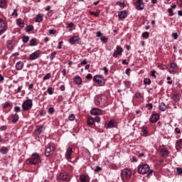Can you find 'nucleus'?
<instances>
[{"label": "nucleus", "mask_w": 182, "mask_h": 182, "mask_svg": "<svg viewBox=\"0 0 182 182\" xmlns=\"http://www.w3.org/2000/svg\"><path fill=\"white\" fill-rule=\"evenodd\" d=\"M41 156L38 153H33L31 157L26 161L27 166H38L41 163Z\"/></svg>", "instance_id": "f257e3e1"}, {"label": "nucleus", "mask_w": 182, "mask_h": 182, "mask_svg": "<svg viewBox=\"0 0 182 182\" xmlns=\"http://www.w3.org/2000/svg\"><path fill=\"white\" fill-rule=\"evenodd\" d=\"M22 110L23 112H28L33 107V101L31 99L26 100L21 105Z\"/></svg>", "instance_id": "f03ea898"}, {"label": "nucleus", "mask_w": 182, "mask_h": 182, "mask_svg": "<svg viewBox=\"0 0 182 182\" xmlns=\"http://www.w3.org/2000/svg\"><path fill=\"white\" fill-rule=\"evenodd\" d=\"M122 180H130L132 178V170L129 168H124L121 172Z\"/></svg>", "instance_id": "7ed1b4c3"}, {"label": "nucleus", "mask_w": 182, "mask_h": 182, "mask_svg": "<svg viewBox=\"0 0 182 182\" xmlns=\"http://www.w3.org/2000/svg\"><path fill=\"white\" fill-rule=\"evenodd\" d=\"M150 171V166L148 164L139 165L138 166V173L139 174H146Z\"/></svg>", "instance_id": "20e7f679"}, {"label": "nucleus", "mask_w": 182, "mask_h": 182, "mask_svg": "<svg viewBox=\"0 0 182 182\" xmlns=\"http://www.w3.org/2000/svg\"><path fill=\"white\" fill-rule=\"evenodd\" d=\"M58 180H61V181H70V176L66 172L60 173L58 176Z\"/></svg>", "instance_id": "39448f33"}, {"label": "nucleus", "mask_w": 182, "mask_h": 182, "mask_svg": "<svg viewBox=\"0 0 182 182\" xmlns=\"http://www.w3.org/2000/svg\"><path fill=\"white\" fill-rule=\"evenodd\" d=\"M93 80L95 82V83H97L99 86H105V84L106 83L105 78H103V77L101 75H95L93 77Z\"/></svg>", "instance_id": "423d86ee"}, {"label": "nucleus", "mask_w": 182, "mask_h": 182, "mask_svg": "<svg viewBox=\"0 0 182 182\" xmlns=\"http://www.w3.org/2000/svg\"><path fill=\"white\" fill-rule=\"evenodd\" d=\"M55 146L50 145L45 150V156L46 157H49L50 156H52V154H53V151H55Z\"/></svg>", "instance_id": "0eeeda50"}, {"label": "nucleus", "mask_w": 182, "mask_h": 182, "mask_svg": "<svg viewBox=\"0 0 182 182\" xmlns=\"http://www.w3.org/2000/svg\"><path fill=\"white\" fill-rule=\"evenodd\" d=\"M41 50H38L29 55L30 60H35L41 56Z\"/></svg>", "instance_id": "6e6552de"}, {"label": "nucleus", "mask_w": 182, "mask_h": 182, "mask_svg": "<svg viewBox=\"0 0 182 182\" xmlns=\"http://www.w3.org/2000/svg\"><path fill=\"white\" fill-rule=\"evenodd\" d=\"M6 32V23L4 21V19L0 18V35Z\"/></svg>", "instance_id": "1a4fd4ad"}, {"label": "nucleus", "mask_w": 182, "mask_h": 182, "mask_svg": "<svg viewBox=\"0 0 182 182\" xmlns=\"http://www.w3.org/2000/svg\"><path fill=\"white\" fill-rule=\"evenodd\" d=\"M135 6L137 11H143V9H144V3L143 2V0H137Z\"/></svg>", "instance_id": "9d476101"}, {"label": "nucleus", "mask_w": 182, "mask_h": 182, "mask_svg": "<svg viewBox=\"0 0 182 182\" xmlns=\"http://www.w3.org/2000/svg\"><path fill=\"white\" fill-rule=\"evenodd\" d=\"M123 53V48L120 46H117V50L113 53V58H117V56H121Z\"/></svg>", "instance_id": "9b49d317"}, {"label": "nucleus", "mask_w": 182, "mask_h": 182, "mask_svg": "<svg viewBox=\"0 0 182 182\" xmlns=\"http://www.w3.org/2000/svg\"><path fill=\"white\" fill-rule=\"evenodd\" d=\"M168 70L169 73H176L177 72V64L176 63H171Z\"/></svg>", "instance_id": "f8f14e48"}, {"label": "nucleus", "mask_w": 182, "mask_h": 182, "mask_svg": "<svg viewBox=\"0 0 182 182\" xmlns=\"http://www.w3.org/2000/svg\"><path fill=\"white\" fill-rule=\"evenodd\" d=\"M160 119V115L159 114H154L149 118L150 123H157Z\"/></svg>", "instance_id": "ddd939ff"}, {"label": "nucleus", "mask_w": 182, "mask_h": 182, "mask_svg": "<svg viewBox=\"0 0 182 182\" xmlns=\"http://www.w3.org/2000/svg\"><path fill=\"white\" fill-rule=\"evenodd\" d=\"M116 126H117V122L114 120H110L106 124H105V127L107 129H110L112 127H116Z\"/></svg>", "instance_id": "4468645a"}, {"label": "nucleus", "mask_w": 182, "mask_h": 182, "mask_svg": "<svg viewBox=\"0 0 182 182\" xmlns=\"http://www.w3.org/2000/svg\"><path fill=\"white\" fill-rule=\"evenodd\" d=\"M79 41H80V38L76 36H74L69 39V42L71 45H75V43H77Z\"/></svg>", "instance_id": "2eb2a0df"}, {"label": "nucleus", "mask_w": 182, "mask_h": 182, "mask_svg": "<svg viewBox=\"0 0 182 182\" xmlns=\"http://www.w3.org/2000/svg\"><path fill=\"white\" fill-rule=\"evenodd\" d=\"M119 19H125L127 17V11L126 10L121 11L118 14Z\"/></svg>", "instance_id": "dca6fc26"}, {"label": "nucleus", "mask_w": 182, "mask_h": 182, "mask_svg": "<svg viewBox=\"0 0 182 182\" xmlns=\"http://www.w3.org/2000/svg\"><path fill=\"white\" fill-rule=\"evenodd\" d=\"M91 114L94 115V116H97L99 114H102V109H99V108H93L91 111H90Z\"/></svg>", "instance_id": "f3484780"}, {"label": "nucleus", "mask_w": 182, "mask_h": 182, "mask_svg": "<svg viewBox=\"0 0 182 182\" xmlns=\"http://www.w3.org/2000/svg\"><path fill=\"white\" fill-rule=\"evenodd\" d=\"M23 66H25V64L22 61H18L16 63V70H22L23 69Z\"/></svg>", "instance_id": "a211bd4d"}, {"label": "nucleus", "mask_w": 182, "mask_h": 182, "mask_svg": "<svg viewBox=\"0 0 182 182\" xmlns=\"http://www.w3.org/2000/svg\"><path fill=\"white\" fill-rule=\"evenodd\" d=\"M72 153H73L72 148L67 149V151L65 153V159H67V160L72 159Z\"/></svg>", "instance_id": "6ab92c4d"}, {"label": "nucleus", "mask_w": 182, "mask_h": 182, "mask_svg": "<svg viewBox=\"0 0 182 182\" xmlns=\"http://www.w3.org/2000/svg\"><path fill=\"white\" fill-rule=\"evenodd\" d=\"M161 156V157L166 158L168 156V154H170V152H168V150L166 149H161L160 150Z\"/></svg>", "instance_id": "aec40b11"}, {"label": "nucleus", "mask_w": 182, "mask_h": 182, "mask_svg": "<svg viewBox=\"0 0 182 182\" xmlns=\"http://www.w3.org/2000/svg\"><path fill=\"white\" fill-rule=\"evenodd\" d=\"M73 82L75 83V85H82V77H80L79 75H76L73 77Z\"/></svg>", "instance_id": "412c9836"}, {"label": "nucleus", "mask_w": 182, "mask_h": 182, "mask_svg": "<svg viewBox=\"0 0 182 182\" xmlns=\"http://www.w3.org/2000/svg\"><path fill=\"white\" fill-rule=\"evenodd\" d=\"M18 120H19V115H18V114H14L11 115V123H13V124H15V123H16Z\"/></svg>", "instance_id": "4be33fe9"}, {"label": "nucleus", "mask_w": 182, "mask_h": 182, "mask_svg": "<svg viewBox=\"0 0 182 182\" xmlns=\"http://www.w3.org/2000/svg\"><path fill=\"white\" fill-rule=\"evenodd\" d=\"M180 94H173L171 96V99H172L173 102H178L180 100Z\"/></svg>", "instance_id": "5701e85b"}, {"label": "nucleus", "mask_w": 182, "mask_h": 182, "mask_svg": "<svg viewBox=\"0 0 182 182\" xmlns=\"http://www.w3.org/2000/svg\"><path fill=\"white\" fill-rule=\"evenodd\" d=\"M80 181L81 182H89V177L86 176V175H81L80 176Z\"/></svg>", "instance_id": "b1692460"}, {"label": "nucleus", "mask_w": 182, "mask_h": 182, "mask_svg": "<svg viewBox=\"0 0 182 182\" xmlns=\"http://www.w3.org/2000/svg\"><path fill=\"white\" fill-rule=\"evenodd\" d=\"M43 129V125H40L39 127H37L36 129H35V133L36 134H41L42 133V130Z\"/></svg>", "instance_id": "393cba45"}, {"label": "nucleus", "mask_w": 182, "mask_h": 182, "mask_svg": "<svg viewBox=\"0 0 182 182\" xmlns=\"http://www.w3.org/2000/svg\"><path fill=\"white\" fill-rule=\"evenodd\" d=\"M0 151L1 154H8L9 149H8V147L2 146L1 149H0Z\"/></svg>", "instance_id": "a878e982"}, {"label": "nucleus", "mask_w": 182, "mask_h": 182, "mask_svg": "<svg viewBox=\"0 0 182 182\" xmlns=\"http://www.w3.org/2000/svg\"><path fill=\"white\" fill-rule=\"evenodd\" d=\"M159 109L161 112H166V110L167 109V105H166V103L164 102L161 103V105H159Z\"/></svg>", "instance_id": "bb28decb"}, {"label": "nucleus", "mask_w": 182, "mask_h": 182, "mask_svg": "<svg viewBox=\"0 0 182 182\" xmlns=\"http://www.w3.org/2000/svg\"><path fill=\"white\" fill-rule=\"evenodd\" d=\"M182 139H178L176 143V149L178 151L181 149Z\"/></svg>", "instance_id": "cd10ccee"}, {"label": "nucleus", "mask_w": 182, "mask_h": 182, "mask_svg": "<svg viewBox=\"0 0 182 182\" xmlns=\"http://www.w3.org/2000/svg\"><path fill=\"white\" fill-rule=\"evenodd\" d=\"M8 4H6V0H0V8L6 9Z\"/></svg>", "instance_id": "c85d7f7f"}, {"label": "nucleus", "mask_w": 182, "mask_h": 182, "mask_svg": "<svg viewBox=\"0 0 182 182\" xmlns=\"http://www.w3.org/2000/svg\"><path fill=\"white\" fill-rule=\"evenodd\" d=\"M37 45L38 42L36 41V38H32L28 44L30 46H36Z\"/></svg>", "instance_id": "c756f323"}, {"label": "nucleus", "mask_w": 182, "mask_h": 182, "mask_svg": "<svg viewBox=\"0 0 182 182\" xmlns=\"http://www.w3.org/2000/svg\"><path fill=\"white\" fill-rule=\"evenodd\" d=\"M87 124L89 126H93V124H95V118L93 117H89L87 119Z\"/></svg>", "instance_id": "7c9ffc66"}, {"label": "nucleus", "mask_w": 182, "mask_h": 182, "mask_svg": "<svg viewBox=\"0 0 182 182\" xmlns=\"http://www.w3.org/2000/svg\"><path fill=\"white\" fill-rule=\"evenodd\" d=\"M17 24L20 28H23V26H25V23L22 21V18L17 19Z\"/></svg>", "instance_id": "2f4dec72"}, {"label": "nucleus", "mask_w": 182, "mask_h": 182, "mask_svg": "<svg viewBox=\"0 0 182 182\" xmlns=\"http://www.w3.org/2000/svg\"><path fill=\"white\" fill-rule=\"evenodd\" d=\"M11 106H12V103H11V102L7 101L2 105V108L6 109V107H11Z\"/></svg>", "instance_id": "473e14b6"}, {"label": "nucleus", "mask_w": 182, "mask_h": 182, "mask_svg": "<svg viewBox=\"0 0 182 182\" xmlns=\"http://www.w3.org/2000/svg\"><path fill=\"white\" fill-rule=\"evenodd\" d=\"M43 21V16L41 14H38L36 18V22H42Z\"/></svg>", "instance_id": "72a5a7b5"}, {"label": "nucleus", "mask_w": 182, "mask_h": 182, "mask_svg": "<svg viewBox=\"0 0 182 182\" xmlns=\"http://www.w3.org/2000/svg\"><path fill=\"white\" fill-rule=\"evenodd\" d=\"M142 38H144V39H149V37L150 36V33L147 31L144 32L141 34Z\"/></svg>", "instance_id": "f704fd0d"}, {"label": "nucleus", "mask_w": 182, "mask_h": 182, "mask_svg": "<svg viewBox=\"0 0 182 182\" xmlns=\"http://www.w3.org/2000/svg\"><path fill=\"white\" fill-rule=\"evenodd\" d=\"M31 31H33V25H28L26 28V32H31Z\"/></svg>", "instance_id": "c9c22d12"}, {"label": "nucleus", "mask_w": 182, "mask_h": 182, "mask_svg": "<svg viewBox=\"0 0 182 182\" xmlns=\"http://www.w3.org/2000/svg\"><path fill=\"white\" fill-rule=\"evenodd\" d=\"M22 41L23 43H28V42H29V36H23L22 37Z\"/></svg>", "instance_id": "e433bc0d"}, {"label": "nucleus", "mask_w": 182, "mask_h": 182, "mask_svg": "<svg viewBox=\"0 0 182 182\" xmlns=\"http://www.w3.org/2000/svg\"><path fill=\"white\" fill-rule=\"evenodd\" d=\"M56 55H58V52H57V51L53 52V53L50 55V60H53V59H55V56H56Z\"/></svg>", "instance_id": "4c0bfd02"}, {"label": "nucleus", "mask_w": 182, "mask_h": 182, "mask_svg": "<svg viewBox=\"0 0 182 182\" xmlns=\"http://www.w3.org/2000/svg\"><path fill=\"white\" fill-rule=\"evenodd\" d=\"M144 85H151V80L150 78H145L144 79Z\"/></svg>", "instance_id": "58836bf2"}, {"label": "nucleus", "mask_w": 182, "mask_h": 182, "mask_svg": "<svg viewBox=\"0 0 182 182\" xmlns=\"http://www.w3.org/2000/svg\"><path fill=\"white\" fill-rule=\"evenodd\" d=\"M50 77H52V75H50V73H47V74L43 77V80H48V79H50Z\"/></svg>", "instance_id": "ea45409f"}, {"label": "nucleus", "mask_w": 182, "mask_h": 182, "mask_svg": "<svg viewBox=\"0 0 182 182\" xmlns=\"http://www.w3.org/2000/svg\"><path fill=\"white\" fill-rule=\"evenodd\" d=\"M124 84L125 85V87L129 89V87H130L132 82L130 81H124Z\"/></svg>", "instance_id": "a19ab883"}, {"label": "nucleus", "mask_w": 182, "mask_h": 182, "mask_svg": "<svg viewBox=\"0 0 182 182\" xmlns=\"http://www.w3.org/2000/svg\"><path fill=\"white\" fill-rule=\"evenodd\" d=\"M48 113L50 114H53L54 113H55V108H53V107H49L48 108Z\"/></svg>", "instance_id": "79ce46f5"}, {"label": "nucleus", "mask_w": 182, "mask_h": 182, "mask_svg": "<svg viewBox=\"0 0 182 182\" xmlns=\"http://www.w3.org/2000/svg\"><path fill=\"white\" fill-rule=\"evenodd\" d=\"M68 120H70V122H73V120H75V114H70L68 117Z\"/></svg>", "instance_id": "37998d69"}, {"label": "nucleus", "mask_w": 182, "mask_h": 182, "mask_svg": "<svg viewBox=\"0 0 182 182\" xmlns=\"http://www.w3.org/2000/svg\"><path fill=\"white\" fill-rule=\"evenodd\" d=\"M151 76H152L154 79H156V77H157V76H156V70H152L151 71Z\"/></svg>", "instance_id": "c03bdc74"}, {"label": "nucleus", "mask_w": 182, "mask_h": 182, "mask_svg": "<svg viewBox=\"0 0 182 182\" xmlns=\"http://www.w3.org/2000/svg\"><path fill=\"white\" fill-rule=\"evenodd\" d=\"M100 41H102V42H104V43H107V38L105 36L100 37Z\"/></svg>", "instance_id": "a18cd8bd"}, {"label": "nucleus", "mask_w": 182, "mask_h": 182, "mask_svg": "<svg viewBox=\"0 0 182 182\" xmlns=\"http://www.w3.org/2000/svg\"><path fill=\"white\" fill-rule=\"evenodd\" d=\"M168 12L169 14V16H174V13H173V9L169 8L168 9Z\"/></svg>", "instance_id": "49530a36"}, {"label": "nucleus", "mask_w": 182, "mask_h": 182, "mask_svg": "<svg viewBox=\"0 0 182 182\" xmlns=\"http://www.w3.org/2000/svg\"><path fill=\"white\" fill-rule=\"evenodd\" d=\"M135 97H136L137 99H141V97H143V96L141 95V93L140 92H136L135 94Z\"/></svg>", "instance_id": "de8ad7c7"}, {"label": "nucleus", "mask_w": 182, "mask_h": 182, "mask_svg": "<svg viewBox=\"0 0 182 182\" xmlns=\"http://www.w3.org/2000/svg\"><path fill=\"white\" fill-rule=\"evenodd\" d=\"M47 92H48V95H52L53 93V89L52 87H48L47 89Z\"/></svg>", "instance_id": "09e8293b"}, {"label": "nucleus", "mask_w": 182, "mask_h": 182, "mask_svg": "<svg viewBox=\"0 0 182 182\" xmlns=\"http://www.w3.org/2000/svg\"><path fill=\"white\" fill-rule=\"evenodd\" d=\"M94 171H95V173H99V171H102V168L100 166H96Z\"/></svg>", "instance_id": "8fccbe9b"}, {"label": "nucleus", "mask_w": 182, "mask_h": 182, "mask_svg": "<svg viewBox=\"0 0 182 182\" xmlns=\"http://www.w3.org/2000/svg\"><path fill=\"white\" fill-rule=\"evenodd\" d=\"M90 15H93L94 16H98L100 13L99 12H95V11H90Z\"/></svg>", "instance_id": "3c124183"}, {"label": "nucleus", "mask_w": 182, "mask_h": 182, "mask_svg": "<svg viewBox=\"0 0 182 182\" xmlns=\"http://www.w3.org/2000/svg\"><path fill=\"white\" fill-rule=\"evenodd\" d=\"M6 129H8V127L6 125H3L0 127V130H1V132L6 130Z\"/></svg>", "instance_id": "603ef678"}, {"label": "nucleus", "mask_w": 182, "mask_h": 182, "mask_svg": "<svg viewBox=\"0 0 182 182\" xmlns=\"http://www.w3.org/2000/svg\"><path fill=\"white\" fill-rule=\"evenodd\" d=\"M176 174H182V168H176Z\"/></svg>", "instance_id": "864d4df0"}, {"label": "nucleus", "mask_w": 182, "mask_h": 182, "mask_svg": "<svg viewBox=\"0 0 182 182\" xmlns=\"http://www.w3.org/2000/svg\"><path fill=\"white\" fill-rule=\"evenodd\" d=\"M172 38H173V39H177L178 38V34L177 33H172Z\"/></svg>", "instance_id": "5fc2aeb1"}, {"label": "nucleus", "mask_w": 182, "mask_h": 182, "mask_svg": "<svg viewBox=\"0 0 182 182\" xmlns=\"http://www.w3.org/2000/svg\"><path fill=\"white\" fill-rule=\"evenodd\" d=\"M14 112H21V107L18 106L14 107Z\"/></svg>", "instance_id": "6e6d98bb"}, {"label": "nucleus", "mask_w": 182, "mask_h": 182, "mask_svg": "<svg viewBox=\"0 0 182 182\" xmlns=\"http://www.w3.org/2000/svg\"><path fill=\"white\" fill-rule=\"evenodd\" d=\"M93 76L92 75V74H87L86 75V79H87L88 80H90L91 79H92Z\"/></svg>", "instance_id": "4d7b16f0"}, {"label": "nucleus", "mask_w": 182, "mask_h": 182, "mask_svg": "<svg viewBox=\"0 0 182 182\" xmlns=\"http://www.w3.org/2000/svg\"><path fill=\"white\" fill-rule=\"evenodd\" d=\"M48 32L50 35H55V33H56V30L51 29V30H49Z\"/></svg>", "instance_id": "13d9d810"}, {"label": "nucleus", "mask_w": 182, "mask_h": 182, "mask_svg": "<svg viewBox=\"0 0 182 182\" xmlns=\"http://www.w3.org/2000/svg\"><path fill=\"white\" fill-rule=\"evenodd\" d=\"M63 43V41H59L58 42V49H62V45Z\"/></svg>", "instance_id": "bf43d9fd"}, {"label": "nucleus", "mask_w": 182, "mask_h": 182, "mask_svg": "<svg viewBox=\"0 0 182 182\" xmlns=\"http://www.w3.org/2000/svg\"><path fill=\"white\" fill-rule=\"evenodd\" d=\"M80 65L83 66V65H87V60L84 59L82 61H81Z\"/></svg>", "instance_id": "052dcab7"}, {"label": "nucleus", "mask_w": 182, "mask_h": 182, "mask_svg": "<svg viewBox=\"0 0 182 182\" xmlns=\"http://www.w3.org/2000/svg\"><path fill=\"white\" fill-rule=\"evenodd\" d=\"M12 16H14V15H15L16 18L18 16V11L16 9L14 10V12L12 13Z\"/></svg>", "instance_id": "680f3d73"}, {"label": "nucleus", "mask_w": 182, "mask_h": 182, "mask_svg": "<svg viewBox=\"0 0 182 182\" xmlns=\"http://www.w3.org/2000/svg\"><path fill=\"white\" fill-rule=\"evenodd\" d=\"M146 107H149V109H153V104H151V103H148V104H146Z\"/></svg>", "instance_id": "e2e57ef3"}, {"label": "nucleus", "mask_w": 182, "mask_h": 182, "mask_svg": "<svg viewBox=\"0 0 182 182\" xmlns=\"http://www.w3.org/2000/svg\"><path fill=\"white\" fill-rule=\"evenodd\" d=\"M103 70L105 72V75H107V73H109V70H107V67H104Z\"/></svg>", "instance_id": "0e129e2a"}, {"label": "nucleus", "mask_w": 182, "mask_h": 182, "mask_svg": "<svg viewBox=\"0 0 182 182\" xmlns=\"http://www.w3.org/2000/svg\"><path fill=\"white\" fill-rule=\"evenodd\" d=\"M95 122H97V123H99L100 122V117H96L95 119H94Z\"/></svg>", "instance_id": "69168bd1"}, {"label": "nucleus", "mask_w": 182, "mask_h": 182, "mask_svg": "<svg viewBox=\"0 0 182 182\" xmlns=\"http://www.w3.org/2000/svg\"><path fill=\"white\" fill-rule=\"evenodd\" d=\"M132 160L134 163H137L138 159L136 158V156H132Z\"/></svg>", "instance_id": "338daca9"}, {"label": "nucleus", "mask_w": 182, "mask_h": 182, "mask_svg": "<svg viewBox=\"0 0 182 182\" xmlns=\"http://www.w3.org/2000/svg\"><path fill=\"white\" fill-rule=\"evenodd\" d=\"M175 132L177 133V134H180L181 133V130H180L178 128H176Z\"/></svg>", "instance_id": "774afa93"}]
</instances>
